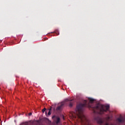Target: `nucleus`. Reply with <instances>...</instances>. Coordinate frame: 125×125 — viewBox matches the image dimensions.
Instances as JSON below:
<instances>
[{
  "label": "nucleus",
  "instance_id": "12",
  "mask_svg": "<svg viewBox=\"0 0 125 125\" xmlns=\"http://www.w3.org/2000/svg\"><path fill=\"white\" fill-rule=\"evenodd\" d=\"M28 115L32 116V112H30L29 113H28Z\"/></svg>",
  "mask_w": 125,
  "mask_h": 125
},
{
  "label": "nucleus",
  "instance_id": "7",
  "mask_svg": "<svg viewBox=\"0 0 125 125\" xmlns=\"http://www.w3.org/2000/svg\"><path fill=\"white\" fill-rule=\"evenodd\" d=\"M62 108V105L59 106L57 107L56 110L57 111H60Z\"/></svg>",
  "mask_w": 125,
  "mask_h": 125
},
{
  "label": "nucleus",
  "instance_id": "10",
  "mask_svg": "<svg viewBox=\"0 0 125 125\" xmlns=\"http://www.w3.org/2000/svg\"><path fill=\"white\" fill-rule=\"evenodd\" d=\"M45 110H46V109L45 108H44V109H43L42 110V113H44V112H45Z\"/></svg>",
  "mask_w": 125,
  "mask_h": 125
},
{
  "label": "nucleus",
  "instance_id": "15",
  "mask_svg": "<svg viewBox=\"0 0 125 125\" xmlns=\"http://www.w3.org/2000/svg\"><path fill=\"white\" fill-rule=\"evenodd\" d=\"M37 122L39 123V121H38Z\"/></svg>",
  "mask_w": 125,
  "mask_h": 125
},
{
  "label": "nucleus",
  "instance_id": "8",
  "mask_svg": "<svg viewBox=\"0 0 125 125\" xmlns=\"http://www.w3.org/2000/svg\"><path fill=\"white\" fill-rule=\"evenodd\" d=\"M88 100L90 101L91 103H92L94 101V99L91 98H88Z\"/></svg>",
  "mask_w": 125,
  "mask_h": 125
},
{
  "label": "nucleus",
  "instance_id": "9",
  "mask_svg": "<svg viewBox=\"0 0 125 125\" xmlns=\"http://www.w3.org/2000/svg\"><path fill=\"white\" fill-rule=\"evenodd\" d=\"M98 124H100L101 125H102V124H103V120H102V119H100L98 121Z\"/></svg>",
  "mask_w": 125,
  "mask_h": 125
},
{
  "label": "nucleus",
  "instance_id": "13",
  "mask_svg": "<svg viewBox=\"0 0 125 125\" xmlns=\"http://www.w3.org/2000/svg\"><path fill=\"white\" fill-rule=\"evenodd\" d=\"M105 125H109V124L108 123L106 122Z\"/></svg>",
  "mask_w": 125,
  "mask_h": 125
},
{
  "label": "nucleus",
  "instance_id": "11",
  "mask_svg": "<svg viewBox=\"0 0 125 125\" xmlns=\"http://www.w3.org/2000/svg\"><path fill=\"white\" fill-rule=\"evenodd\" d=\"M24 125H29V124L28 123V122H25L23 123Z\"/></svg>",
  "mask_w": 125,
  "mask_h": 125
},
{
  "label": "nucleus",
  "instance_id": "6",
  "mask_svg": "<svg viewBox=\"0 0 125 125\" xmlns=\"http://www.w3.org/2000/svg\"><path fill=\"white\" fill-rule=\"evenodd\" d=\"M52 107H51L49 109V111H48V114H47V112L46 111L45 112V115L46 116V117H48V116H50V115H51V110H52Z\"/></svg>",
  "mask_w": 125,
  "mask_h": 125
},
{
  "label": "nucleus",
  "instance_id": "2",
  "mask_svg": "<svg viewBox=\"0 0 125 125\" xmlns=\"http://www.w3.org/2000/svg\"><path fill=\"white\" fill-rule=\"evenodd\" d=\"M109 108H110L109 105L97 104L92 108V110L94 114L99 113L100 115H102L104 112H107L109 110Z\"/></svg>",
  "mask_w": 125,
  "mask_h": 125
},
{
  "label": "nucleus",
  "instance_id": "3",
  "mask_svg": "<svg viewBox=\"0 0 125 125\" xmlns=\"http://www.w3.org/2000/svg\"><path fill=\"white\" fill-rule=\"evenodd\" d=\"M125 122V116H123L122 115H120L119 117H118L116 120V124H111L110 125H120L122 124H124Z\"/></svg>",
  "mask_w": 125,
  "mask_h": 125
},
{
  "label": "nucleus",
  "instance_id": "14",
  "mask_svg": "<svg viewBox=\"0 0 125 125\" xmlns=\"http://www.w3.org/2000/svg\"><path fill=\"white\" fill-rule=\"evenodd\" d=\"M56 34H57V36H58V35H59V33H57Z\"/></svg>",
  "mask_w": 125,
  "mask_h": 125
},
{
  "label": "nucleus",
  "instance_id": "5",
  "mask_svg": "<svg viewBox=\"0 0 125 125\" xmlns=\"http://www.w3.org/2000/svg\"><path fill=\"white\" fill-rule=\"evenodd\" d=\"M74 100H71V98L66 99L64 100V101L65 102H68V101H70L69 103V107H73V103H72V101H73Z\"/></svg>",
  "mask_w": 125,
  "mask_h": 125
},
{
  "label": "nucleus",
  "instance_id": "1",
  "mask_svg": "<svg viewBox=\"0 0 125 125\" xmlns=\"http://www.w3.org/2000/svg\"><path fill=\"white\" fill-rule=\"evenodd\" d=\"M85 104H80L77 105L76 109V113L77 118L79 119L82 125H90V121L83 115V109L86 107V101H85Z\"/></svg>",
  "mask_w": 125,
  "mask_h": 125
},
{
  "label": "nucleus",
  "instance_id": "4",
  "mask_svg": "<svg viewBox=\"0 0 125 125\" xmlns=\"http://www.w3.org/2000/svg\"><path fill=\"white\" fill-rule=\"evenodd\" d=\"M52 119L54 120L56 124H59V123H60V118H59V117L58 116L54 115L53 116H52Z\"/></svg>",
  "mask_w": 125,
  "mask_h": 125
}]
</instances>
